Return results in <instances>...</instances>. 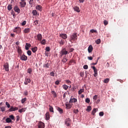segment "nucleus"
<instances>
[{"label":"nucleus","mask_w":128,"mask_h":128,"mask_svg":"<svg viewBox=\"0 0 128 128\" xmlns=\"http://www.w3.org/2000/svg\"><path fill=\"white\" fill-rule=\"evenodd\" d=\"M68 54V50H66V48H62L60 52V58H62V56H66V54Z\"/></svg>","instance_id":"nucleus-1"},{"label":"nucleus","mask_w":128,"mask_h":128,"mask_svg":"<svg viewBox=\"0 0 128 128\" xmlns=\"http://www.w3.org/2000/svg\"><path fill=\"white\" fill-rule=\"evenodd\" d=\"M77 34L76 33H73L70 38V42H72V40H78Z\"/></svg>","instance_id":"nucleus-2"},{"label":"nucleus","mask_w":128,"mask_h":128,"mask_svg":"<svg viewBox=\"0 0 128 128\" xmlns=\"http://www.w3.org/2000/svg\"><path fill=\"white\" fill-rule=\"evenodd\" d=\"M21 2H20V4L21 6V8H26V0H20Z\"/></svg>","instance_id":"nucleus-3"},{"label":"nucleus","mask_w":128,"mask_h":128,"mask_svg":"<svg viewBox=\"0 0 128 128\" xmlns=\"http://www.w3.org/2000/svg\"><path fill=\"white\" fill-rule=\"evenodd\" d=\"M13 32H16V34H20V32H22V28L18 26L16 27L14 29Z\"/></svg>","instance_id":"nucleus-4"},{"label":"nucleus","mask_w":128,"mask_h":128,"mask_svg":"<svg viewBox=\"0 0 128 128\" xmlns=\"http://www.w3.org/2000/svg\"><path fill=\"white\" fill-rule=\"evenodd\" d=\"M91 68H92L94 70V76L95 78L98 76V69H96V66H92Z\"/></svg>","instance_id":"nucleus-5"},{"label":"nucleus","mask_w":128,"mask_h":128,"mask_svg":"<svg viewBox=\"0 0 128 128\" xmlns=\"http://www.w3.org/2000/svg\"><path fill=\"white\" fill-rule=\"evenodd\" d=\"M66 124L67 126H70L72 124V120L70 118H66Z\"/></svg>","instance_id":"nucleus-6"},{"label":"nucleus","mask_w":128,"mask_h":128,"mask_svg":"<svg viewBox=\"0 0 128 128\" xmlns=\"http://www.w3.org/2000/svg\"><path fill=\"white\" fill-rule=\"evenodd\" d=\"M18 110V108L11 106L9 109V112H16V110Z\"/></svg>","instance_id":"nucleus-7"},{"label":"nucleus","mask_w":128,"mask_h":128,"mask_svg":"<svg viewBox=\"0 0 128 128\" xmlns=\"http://www.w3.org/2000/svg\"><path fill=\"white\" fill-rule=\"evenodd\" d=\"M14 8L16 12H18V14H20V10L18 8V6H15Z\"/></svg>","instance_id":"nucleus-8"},{"label":"nucleus","mask_w":128,"mask_h":128,"mask_svg":"<svg viewBox=\"0 0 128 128\" xmlns=\"http://www.w3.org/2000/svg\"><path fill=\"white\" fill-rule=\"evenodd\" d=\"M4 66L5 68V70H6V72H8L10 70L9 69V65H8V63L6 62L4 65Z\"/></svg>","instance_id":"nucleus-9"},{"label":"nucleus","mask_w":128,"mask_h":128,"mask_svg":"<svg viewBox=\"0 0 128 128\" xmlns=\"http://www.w3.org/2000/svg\"><path fill=\"white\" fill-rule=\"evenodd\" d=\"M20 56V60H28V56H26V55L23 54V55H21Z\"/></svg>","instance_id":"nucleus-10"},{"label":"nucleus","mask_w":128,"mask_h":128,"mask_svg":"<svg viewBox=\"0 0 128 128\" xmlns=\"http://www.w3.org/2000/svg\"><path fill=\"white\" fill-rule=\"evenodd\" d=\"M38 128H44V123L40 122L38 124Z\"/></svg>","instance_id":"nucleus-11"},{"label":"nucleus","mask_w":128,"mask_h":128,"mask_svg":"<svg viewBox=\"0 0 128 128\" xmlns=\"http://www.w3.org/2000/svg\"><path fill=\"white\" fill-rule=\"evenodd\" d=\"M30 80L28 78H25V80L24 82V84H26V86L28 84H30Z\"/></svg>","instance_id":"nucleus-12"},{"label":"nucleus","mask_w":128,"mask_h":128,"mask_svg":"<svg viewBox=\"0 0 128 128\" xmlns=\"http://www.w3.org/2000/svg\"><path fill=\"white\" fill-rule=\"evenodd\" d=\"M78 102V100L76 98H71L69 101L70 104H72V102Z\"/></svg>","instance_id":"nucleus-13"},{"label":"nucleus","mask_w":128,"mask_h":128,"mask_svg":"<svg viewBox=\"0 0 128 128\" xmlns=\"http://www.w3.org/2000/svg\"><path fill=\"white\" fill-rule=\"evenodd\" d=\"M74 10H75V12H80V8L78 6H75L74 7Z\"/></svg>","instance_id":"nucleus-14"},{"label":"nucleus","mask_w":128,"mask_h":128,"mask_svg":"<svg viewBox=\"0 0 128 128\" xmlns=\"http://www.w3.org/2000/svg\"><path fill=\"white\" fill-rule=\"evenodd\" d=\"M60 38H62L64 40H66L68 38L66 34H60Z\"/></svg>","instance_id":"nucleus-15"},{"label":"nucleus","mask_w":128,"mask_h":128,"mask_svg":"<svg viewBox=\"0 0 128 128\" xmlns=\"http://www.w3.org/2000/svg\"><path fill=\"white\" fill-rule=\"evenodd\" d=\"M37 38L38 40H40V42H41L42 40V34H39L37 35Z\"/></svg>","instance_id":"nucleus-16"},{"label":"nucleus","mask_w":128,"mask_h":128,"mask_svg":"<svg viewBox=\"0 0 128 128\" xmlns=\"http://www.w3.org/2000/svg\"><path fill=\"white\" fill-rule=\"evenodd\" d=\"M56 109L60 112V114H64V110L62 108L60 107H56Z\"/></svg>","instance_id":"nucleus-17"},{"label":"nucleus","mask_w":128,"mask_h":128,"mask_svg":"<svg viewBox=\"0 0 128 128\" xmlns=\"http://www.w3.org/2000/svg\"><path fill=\"white\" fill-rule=\"evenodd\" d=\"M36 10H39V12H42V6L40 5H37L36 7Z\"/></svg>","instance_id":"nucleus-18"},{"label":"nucleus","mask_w":128,"mask_h":128,"mask_svg":"<svg viewBox=\"0 0 128 128\" xmlns=\"http://www.w3.org/2000/svg\"><path fill=\"white\" fill-rule=\"evenodd\" d=\"M66 108H67V110H70V109L72 108V106L70 104L66 103Z\"/></svg>","instance_id":"nucleus-19"},{"label":"nucleus","mask_w":128,"mask_h":128,"mask_svg":"<svg viewBox=\"0 0 128 128\" xmlns=\"http://www.w3.org/2000/svg\"><path fill=\"white\" fill-rule=\"evenodd\" d=\"M30 46H32V45H30V44H28V43H26V45L25 46V48L26 50H29V48H30Z\"/></svg>","instance_id":"nucleus-20"},{"label":"nucleus","mask_w":128,"mask_h":128,"mask_svg":"<svg viewBox=\"0 0 128 128\" xmlns=\"http://www.w3.org/2000/svg\"><path fill=\"white\" fill-rule=\"evenodd\" d=\"M94 49V48H92V46L90 45L88 48V52L89 53L92 52V50Z\"/></svg>","instance_id":"nucleus-21"},{"label":"nucleus","mask_w":128,"mask_h":128,"mask_svg":"<svg viewBox=\"0 0 128 128\" xmlns=\"http://www.w3.org/2000/svg\"><path fill=\"white\" fill-rule=\"evenodd\" d=\"M30 32V28H25L24 30V34H28Z\"/></svg>","instance_id":"nucleus-22"},{"label":"nucleus","mask_w":128,"mask_h":128,"mask_svg":"<svg viewBox=\"0 0 128 128\" xmlns=\"http://www.w3.org/2000/svg\"><path fill=\"white\" fill-rule=\"evenodd\" d=\"M26 108H22V109L18 110V112H26Z\"/></svg>","instance_id":"nucleus-23"},{"label":"nucleus","mask_w":128,"mask_h":128,"mask_svg":"<svg viewBox=\"0 0 128 128\" xmlns=\"http://www.w3.org/2000/svg\"><path fill=\"white\" fill-rule=\"evenodd\" d=\"M18 52L19 56H22V49H20V48H18Z\"/></svg>","instance_id":"nucleus-24"},{"label":"nucleus","mask_w":128,"mask_h":128,"mask_svg":"<svg viewBox=\"0 0 128 128\" xmlns=\"http://www.w3.org/2000/svg\"><path fill=\"white\" fill-rule=\"evenodd\" d=\"M46 120H50V112H47L46 114Z\"/></svg>","instance_id":"nucleus-25"},{"label":"nucleus","mask_w":128,"mask_h":128,"mask_svg":"<svg viewBox=\"0 0 128 128\" xmlns=\"http://www.w3.org/2000/svg\"><path fill=\"white\" fill-rule=\"evenodd\" d=\"M41 44H42L43 46H44L46 44V40L45 39H43L41 42H40Z\"/></svg>","instance_id":"nucleus-26"},{"label":"nucleus","mask_w":128,"mask_h":128,"mask_svg":"<svg viewBox=\"0 0 128 128\" xmlns=\"http://www.w3.org/2000/svg\"><path fill=\"white\" fill-rule=\"evenodd\" d=\"M62 62L64 64H66V62H68V59H66V56H64L63 59L62 60Z\"/></svg>","instance_id":"nucleus-27"},{"label":"nucleus","mask_w":128,"mask_h":128,"mask_svg":"<svg viewBox=\"0 0 128 128\" xmlns=\"http://www.w3.org/2000/svg\"><path fill=\"white\" fill-rule=\"evenodd\" d=\"M50 106L49 108L50 112H54V108L52 107V106Z\"/></svg>","instance_id":"nucleus-28"},{"label":"nucleus","mask_w":128,"mask_h":128,"mask_svg":"<svg viewBox=\"0 0 128 128\" xmlns=\"http://www.w3.org/2000/svg\"><path fill=\"white\" fill-rule=\"evenodd\" d=\"M7 8L8 10H12V4H8Z\"/></svg>","instance_id":"nucleus-29"},{"label":"nucleus","mask_w":128,"mask_h":128,"mask_svg":"<svg viewBox=\"0 0 128 128\" xmlns=\"http://www.w3.org/2000/svg\"><path fill=\"white\" fill-rule=\"evenodd\" d=\"M32 52H36V51L38 50V47L36 46L34 48H32Z\"/></svg>","instance_id":"nucleus-30"},{"label":"nucleus","mask_w":128,"mask_h":128,"mask_svg":"<svg viewBox=\"0 0 128 128\" xmlns=\"http://www.w3.org/2000/svg\"><path fill=\"white\" fill-rule=\"evenodd\" d=\"M84 92V89L82 88L80 90L78 91V94H82V92Z\"/></svg>","instance_id":"nucleus-31"},{"label":"nucleus","mask_w":128,"mask_h":128,"mask_svg":"<svg viewBox=\"0 0 128 128\" xmlns=\"http://www.w3.org/2000/svg\"><path fill=\"white\" fill-rule=\"evenodd\" d=\"M50 64H48V62H46V64H44L43 65V66H44V68H50Z\"/></svg>","instance_id":"nucleus-32"},{"label":"nucleus","mask_w":128,"mask_h":128,"mask_svg":"<svg viewBox=\"0 0 128 128\" xmlns=\"http://www.w3.org/2000/svg\"><path fill=\"white\" fill-rule=\"evenodd\" d=\"M32 14L33 16H38V11H36V10H33Z\"/></svg>","instance_id":"nucleus-33"},{"label":"nucleus","mask_w":128,"mask_h":128,"mask_svg":"<svg viewBox=\"0 0 128 128\" xmlns=\"http://www.w3.org/2000/svg\"><path fill=\"white\" fill-rule=\"evenodd\" d=\"M6 122L8 124H10V122H12V120L10 119V118H6Z\"/></svg>","instance_id":"nucleus-34"},{"label":"nucleus","mask_w":128,"mask_h":128,"mask_svg":"<svg viewBox=\"0 0 128 128\" xmlns=\"http://www.w3.org/2000/svg\"><path fill=\"white\" fill-rule=\"evenodd\" d=\"M62 88L65 90H67L68 88V86L66 84H64L62 85Z\"/></svg>","instance_id":"nucleus-35"},{"label":"nucleus","mask_w":128,"mask_h":128,"mask_svg":"<svg viewBox=\"0 0 128 128\" xmlns=\"http://www.w3.org/2000/svg\"><path fill=\"white\" fill-rule=\"evenodd\" d=\"M98 110V108H94L92 110V114L93 116H94L96 112V110Z\"/></svg>","instance_id":"nucleus-36"},{"label":"nucleus","mask_w":128,"mask_h":128,"mask_svg":"<svg viewBox=\"0 0 128 128\" xmlns=\"http://www.w3.org/2000/svg\"><path fill=\"white\" fill-rule=\"evenodd\" d=\"M86 112H90L92 110V106H87V108L86 110Z\"/></svg>","instance_id":"nucleus-37"},{"label":"nucleus","mask_w":128,"mask_h":128,"mask_svg":"<svg viewBox=\"0 0 128 128\" xmlns=\"http://www.w3.org/2000/svg\"><path fill=\"white\" fill-rule=\"evenodd\" d=\"M26 102V98H22L21 100L22 104H24Z\"/></svg>","instance_id":"nucleus-38"},{"label":"nucleus","mask_w":128,"mask_h":128,"mask_svg":"<svg viewBox=\"0 0 128 128\" xmlns=\"http://www.w3.org/2000/svg\"><path fill=\"white\" fill-rule=\"evenodd\" d=\"M59 44L60 45H61V46H64V40H62L60 42H59Z\"/></svg>","instance_id":"nucleus-39"},{"label":"nucleus","mask_w":128,"mask_h":128,"mask_svg":"<svg viewBox=\"0 0 128 128\" xmlns=\"http://www.w3.org/2000/svg\"><path fill=\"white\" fill-rule=\"evenodd\" d=\"M9 118L10 119L11 118L12 120H14V116L12 114H11L9 116Z\"/></svg>","instance_id":"nucleus-40"},{"label":"nucleus","mask_w":128,"mask_h":128,"mask_svg":"<svg viewBox=\"0 0 128 128\" xmlns=\"http://www.w3.org/2000/svg\"><path fill=\"white\" fill-rule=\"evenodd\" d=\"M51 92H52V94H53L54 96V98H56V92H54V91H52Z\"/></svg>","instance_id":"nucleus-41"},{"label":"nucleus","mask_w":128,"mask_h":128,"mask_svg":"<svg viewBox=\"0 0 128 128\" xmlns=\"http://www.w3.org/2000/svg\"><path fill=\"white\" fill-rule=\"evenodd\" d=\"M28 74H32V70L31 68H29L28 69V70H27Z\"/></svg>","instance_id":"nucleus-42"},{"label":"nucleus","mask_w":128,"mask_h":128,"mask_svg":"<svg viewBox=\"0 0 128 128\" xmlns=\"http://www.w3.org/2000/svg\"><path fill=\"white\" fill-rule=\"evenodd\" d=\"M86 102H87V104H90V100L89 98H86L85 100Z\"/></svg>","instance_id":"nucleus-43"},{"label":"nucleus","mask_w":128,"mask_h":128,"mask_svg":"<svg viewBox=\"0 0 128 128\" xmlns=\"http://www.w3.org/2000/svg\"><path fill=\"white\" fill-rule=\"evenodd\" d=\"M90 32H92V34H94V32H98V31H96V30H94V29H92L91 30H90Z\"/></svg>","instance_id":"nucleus-44"},{"label":"nucleus","mask_w":128,"mask_h":128,"mask_svg":"<svg viewBox=\"0 0 128 128\" xmlns=\"http://www.w3.org/2000/svg\"><path fill=\"white\" fill-rule=\"evenodd\" d=\"M108 82H110V79L108 78H106L104 80V82L105 84H108Z\"/></svg>","instance_id":"nucleus-45"},{"label":"nucleus","mask_w":128,"mask_h":128,"mask_svg":"<svg viewBox=\"0 0 128 128\" xmlns=\"http://www.w3.org/2000/svg\"><path fill=\"white\" fill-rule=\"evenodd\" d=\"M80 76L82 78H84V72H80Z\"/></svg>","instance_id":"nucleus-46"},{"label":"nucleus","mask_w":128,"mask_h":128,"mask_svg":"<svg viewBox=\"0 0 128 128\" xmlns=\"http://www.w3.org/2000/svg\"><path fill=\"white\" fill-rule=\"evenodd\" d=\"M0 109H1V111L4 112V110H6V107L4 106L0 107Z\"/></svg>","instance_id":"nucleus-47"},{"label":"nucleus","mask_w":128,"mask_h":128,"mask_svg":"<svg viewBox=\"0 0 128 128\" xmlns=\"http://www.w3.org/2000/svg\"><path fill=\"white\" fill-rule=\"evenodd\" d=\"M6 104L7 108H10V104L8 102H6Z\"/></svg>","instance_id":"nucleus-48"},{"label":"nucleus","mask_w":128,"mask_h":128,"mask_svg":"<svg viewBox=\"0 0 128 128\" xmlns=\"http://www.w3.org/2000/svg\"><path fill=\"white\" fill-rule=\"evenodd\" d=\"M104 112H100L99 113L100 116H104Z\"/></svg>","instance_id":"nucleus-49"},{"label":"nucleus","mask_w":128,"mask_h":128,"mask_svg":"<svg viewBox=\"0 0 128 128\" xmlns=\"http://www.w3.org/2000/svg\"><path fill=\"white\" fill-rule=\"evenodd\" d=\"M96 44H100V39H98L96 40Z\"/></svg>","instance_id":"nucleus-50"},{"label":"nucleus","mask_w":128,"mask_h":128,"mask_svg":"<svg viewBox=\"0 0 128 128\" xmlns=\"http://www.w3.org/2000/svg\"><path fill=\"white\" fill-rule=\"evenodd\" d=\"M83 68L84 70H88V66L86 64H85Z\"/></svg>","instance_id":"nucleus-51"},{"label":"nucleus","mask_w":128,"mask_h":128,"mask_svg":"<svg viewBox=\"0 0 128 128\" xmlns=\"http://www.w3.org/2000/svg\"><path fill=\"white\" fill-rule=\"evenodd\" d=\"M27 54H28V56H32V51L28 50L27 52Z\"/></svg>","instance_id":"nucleus-52"},{"label":"nucleus","mask_w":128,"mask_h":128,"mask_svg":"<svg viewBox=\"0 0 128 128\" xmlns=\"http://www.w3.org/2000/svg\"><path fill=\"white\" fill-rule=\"evenodd\" d=\"M104 26H108V22L107 20H104Z\"/></svg>","instance_id":"nucleus-53"},{"label":"nucleus","mask_w":128,"mask_h":128,"mask_svg":"<svg viewBox=\"0 0 128 128\" xmlns=\"http://www.w3.org/2000/svg\"><path fill=\"white\" fill-rule=\"evenodd\" d=\"M74 48H70L69 50V52H74Z\"/></svg>","instance_id":"nucleus-54"},{"label":"nucleus","mask_w":128,"mask_h":128,"mask_svg":"<svg viewBox=\"0 0 128 128\" xmlns=\"http://www.w3.org/2000/svg\"><path fill=\"white\" fill-rule=\"evenodd\" d=\"M26 21L24 20L22 23V26H26Z\"/></svg>","instance_id":"nucleus-55"},{"label":"nucleus","mask_w":128,"mask_h":128,"mask_svg":"<svg viewBox=\"0 0 128 128\" xmlns=\"http://www.w3.org/2000/svg\"><path fill=\"white\" fill-rule=\"evenodd\" d=\"M54 72H52L50 73V76H54Z\"/></svg>","instance_id":"nucleus-56"},{"label":"nucleus","mask_w":128,"mask_h":128,"mask_svg":"<svg viewBox=\"0 0 128 128\" xmlns=\"http://www.w3.org/2000/svg\"><path fill=\"white\" fill-rule=\"evenodd\" d=\"M46 52H50V47H46Z\"/></svg>","instance_id":"nucleus-57"},{"label":"nucleus","mask_w":128,"mask_h":128,"mask_svg":"<svg viewBox=\"0 0 128 128\" xmlns=\"http://www.w3.org/2000/svg\"><path fill=\"white\" fill-rule=\"evenodd\" d=\"M74 114H78V110H74Z\"/></svg>","instance_id":"nucleus-58"},{"label":"nucleus","mask_w":128,"mask_h":128,"mask_svg":"<svg viewBox=\"0 0 128 128\" xmlns=\"http://www.w3.org/2000/svg\"><path fill=\"white\" fill-rule=\"evenodd\" d=\"M24 96H28V91H25L24 92Z\"/></svg>","instance_id":"nucleus-59"},{"label":"nucleus","mask_w":128,"mask_h":128,"mask_svg":"<svg viewBox=\"0 0 128 128\" xmlns=\"http://www.w3.org/2000/svg\"><path fill=\"white\" fill-rule=\"evenodd\" d=\"M97 98H98V95H95V96L93 97V100H96Z\"/></svg>","instance_id":"nucleus-60"},{"label":"nucleus","mask_w":128,"mask_h":128,"mask_svg":"<svg viewBox=\"0 0 128 128\" xmlns=\"http://www.w3.org/2000/svg\"><path fill=\"white\" fill-rule=\"evenodd\" d=\"M16 122H18V120H20V116H16Z\"/></svg>","instance_id":"nucleus-61"},{"label":"nucleus","mask_w":128,"mask_h":128,"mask_svg":"<svg viewBox=\"0 0 128 128\" xmlns=\"http://www.w3.org/2000/svg\"><path fill=\"white\" fill-rule=\"evenodd\" d=\"M60 80H58L55 82V84L56 85H58L60 84Z\"/></svg>","instance_id":"nucleus-62"},{"label":"nucleus","mask_w":128,"mask_h":128,"mask_svg":"<svg viewBox=\"0 0 128 128\" xmlns=\"http://www.w3.org/2000/svg\"><path fill=\"white\" fill-rule=\"evenodd\" d=\"M36 26V24H38V20H36L34 22Z\"/></svg>","instance_id":"nucleus-63"},{"label":"nucleus","mask_w":128,"mask_h":128,"mask_svg":"<svg viewBox=\"0 0 128 128\" xmlns=\"http://www.w3.org/2000/svg\"><path fill=\"white\" fill-rule=\"evenodd\" d=\"M88 58L89 60H92V56H88Z\"/></svg>","instance_id":"nucleus-64"}]
</instances>
